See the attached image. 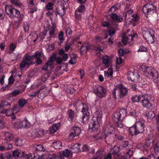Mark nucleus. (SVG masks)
Segmentation results:
<instances>
[{"instance_id": "49530a36", "label": "nucleus", "mask_w": 159, "mask_h": 159, "mask_svg": "<svg viewBox=\"0 0 159 159\" xmlns=\"http://www.w3.org/2000/svg\"><path fill=\"white\" fill-rule=\"evenodd\" d=\"M102 26L104 27H107L108 29L111 27V24L108 21H103L102 24Z\"/></svg>"}, {"instance_id": "13d9d810", "label": "nucleus", "mask_w": 159, "mask_h": 159, "mask_svg": "<svg viewBox=\"0 0 159 159\" xmlns=\"http://www.w3.org/2000/svg\"><path fill=\"white\" fill-rule=\"evenodd\" d=\"M148 51V48L144 46H141L140 47L139 49L138 50L139 52H147Z\"/></svg>"}, {"instance_id": "a18cd8bd", "label": "nucleus", "mask_w": 159, "mask_h": 159, "mask_svg": "<svg viewBox=\"0 0 159 159\" xmlns=\"http://www.w3.org/2000/svg\"><path fill=\"white\" fill-rule=\"evenodd\" d=\"M65 33L67 37L70 38L71 37L72 32L70 28H66L65 29Z\"/></svg>"}, {"instance_id": "bf43d9fd", "label": "nucleus", "mask_w": 159, "mask_h": 159, "mask_svg": "<svg viewBox=\"0 0 159 159\" xmlns=\"http://www.w3.org/2000/svg\"><path fill=\"white\" fill-rule=\"evenodd\" d=\"M133 151L130 149L129 150L128 152H126L125 153V155L127 157L130 158L131 157V156L133 155Z\"/></svg>"}, {"instance_id": "9d476101", "label": "nucleus", "mask_w": 159, "mask_h": 159, "mask_svg": "<svg viewBox=\"0 0 159 159\" xmlns=\"http://www.w3.org/2000/svg\"><path fill=\"white\" fill-rule=\"evenodd\" d=\"M156 9V7L152 4H147L143 6L142 11L143 13L146 14L152 13L154 10H155Z\"/></svg>"}, {"instance_id": "5701e85b", "label": "nucleus", "mask_w": 159, "mask_h": 159, "mask_svg": "<svg viewBox=\"0 0 159 159\" xmlns=\"http://www.w3.org/2000/svg\"><path fill=\"white\" fill-rule=\"evenodd\" d=\"M120 151V147L115 146L111 150L110 153L113 156L118 155Z\"/></svg>"}, {"instance_id": "7ed1b4c3", "label": "nucleus", "mask_w": 159, "mask_h": 159, "mask_svg": "<svg viewBox=\"0 0 159 159\" xmlns=\"http://www.w3.org/2000/svg\"><path fill=\"white\" fill-rule=\"evenodd\" d=\"M126 111L124 109H121L118 112L114 113L112 116V119L115 126L117 128H122L123 125L122 120L126 116Z\"/></svg>"}, {"instance_id": "4d7b16f0", "label": "nucleus", "mask_w": 159, "mask_h": 159, "mask_svg": "<svg viewBox=\"0 0 159 159\" xmlns=\"http://www.w3.org/2000/svg\"><path fill=\"white\" fill-rule=\"evenodd\" d=\"M86 45L85 44H83L80 49V53L81 54H83L84 52H86Z\"/></svg>"}, {"instance_id": "09e8293b", "label": "nucleus", "mask_w": 159, "mask_h": 159, "mask_svg": "<svg viewBox=\"0 0 159 159\" xmlns=\"http://www.w3.org/2000/svg\"><path fill=\"white\" fill-rule=\"evenodd\" d=\"M113 75V71L111 69H109L107 72V74L105 75V76H106L108 78H112Z\"/></svg>"}, {"instance_id": "20e7f679", "label": "nucleus", "mask_w": 159, "mask_h": 159, "mask_svg": "<svg viewBox=\"0 0 159 159\" xmlns=\"http://www.w3.org/2000/svg\"><path fill=\"white\" fill-rule=\"evenodd\" d=\"M5 10L7 14L10 17L18 18L20 21H22L23 18V15L21 14L20 11L15 9L13 6L7 5L5 7Z\"/></svg>"}, {"instance_id": "052dcab7", "label": "nucleus", "mask_w": 159, "mask_h": 159, "mask_svg": "<svg viewBox=\"0 0 159 159\" xmlns=\"http://www.w3.org/2000/svg\"><path fill=\"white\" fill-rule=\"evenodd\" d=\"M43 149V146L41 145H38L36 148V150L37 151H42Z\"/></svg>"}, {"instance_id": "7c9ffc66", "label": "nucleus", "mask_w": 159, "mask_h": 159, "mask_svg": "<svg viewBox=\"0 0 159 159\" xmlns=\"http://www.w3.org/2000/svg\"><path fill=\"white\" fill-rule=\"evenodd\" d=\"M52 145L56 149H60L62 148V143L59 141L53 143Z\"/></svg>"}, {"instance_id": "0e129e2a", "label": "nucleus", "mask_w": 159, "mask_h": 159, "mask_svg": "<svg viewBox=\"0 0 159 159\" xmlns=\"http://www.w3.org/2000/svg\"><path fill=\"white\" fill-rule=\"evenodd\" d=\"M13 155L15 158H17L19 156V150L14 151L13 152Z\"/></svg>"}, {"instance_id": "a878e982", "label": "nucleus", "mask_w": 159, "mask_h": 159, "mask_svg": "<svg viewBox=\"0 0 159 159\" xmlns=\"http://www.w3.org/2000/svg\"><path fill=\"white\" fill-rule=\"evenodd\" d=\"M153 140L152 138L148 137L146 140L145 142L144 147H150L152 146L153 143Z\"/></svg>"}, {"instance_id": "72a5a7b5", "label": "nucleus", "mask_w": 159, "mask_h": 159, "mask_svg": "<svg viewBox=\"0 0 159 159\" xmlns=\"http://www.w3.org/2000/svg\"><path fill=\"white\" fill-rule=\"evenodd\" d=\"M102 61L105 65L107 66H109L110 61L109 57L107 55L105 56L102 58Z\"/></svg>"}, {"instance_id": "de8ad7c7", "label": "nucleus", "mask_w": 159, "mask_h": 159, "mask_svg": "<svg viewBox=\"0 0 159 159\" xmlns=\"http://www.w3.org/2000/svg\"><path fill=\"white\" fill-rule=\"evenodd\" d=\"M155 153L157 155L159 154V142H157L154 147Z\"/></svg>"}, {"instance_id": "a211bd4d", "label": "nucleus", "mask_w": 159, "mask_h": 159, "mask_svg": "<svg viewBox=\"0 0 159 159\" xmlns=\"http://www.w3.org/2000/svg\"><path fill=\"white\" fill-rule=\"evenodd\" d=\"M65 8L64 6L59 5L56 8V11L55 13L56 16L57 14L62 16L65 14Z\"/></svg>"}, {"instance_id": "bb28decb", "label": "nucleus", "mask_w": 159, "mask_h": 159, "mask_svg": "<svg viewBox=\"0 0 159 159\" xmlns=\"http://www.w3.org/2000/svg\"><path fill=\"white\" fill-rule=\"evenodd\" d=\"M143 95V94H142L139 95H134L132 97L131 100L134 102H140L141 99Z\"/></svg>"}, {"instance_id": "6e6d98bb", "label": "nucleus", "mask_w": 159, "mask_h": 159, "mask_svg": "<svg viewBox=\"0 0 159 159\" xmlns=\"http://www.w3.org/2000/svg\"><path fill=\"white\" fill-rule=\"evenodd\" d=\"M30 25L29 23L26 22L24 23V28L25 32H27L29 30Z\"/></svg>"}, {"instance_id": "5fc2aeb1", "label": "nucleus", "mask_w": 159, "mask_h": 159, "mask_svg": "<svg viewBox=\"0 0 159 159\" xmlns=\"http://www.w3.org/2000/svg\"><path fill=\"white\" fill-rule=\"evenodd\" d=\"M21 122L23 127H26L29 125L30 123L27 120H24Z\"/></svg>"}, {"instance_id": "ea45409f", "label": "nucleus", "mask_w": 159, "mask_h": 159, "mask_svg": "<svg viewBox=\"0 0 159 159\" xmlns=\"http://www.w3.org/2000/svg\"><path fill=\"white\" fill-rule=\"evenodd\" d=\"M146 115L147 118L152 119L155 117V115L153 111H149L146 114Z\"/></svg>"}, {"instance_id": "3c124183", "label": "nucleus", "mask_w": 159, "mask_h": 159, "mask_svg": "<svg viewBox=\"0 0 159 159\" xmlns=\"http://www.w3.org/2000/svg\"><path fill=\"white\" fill-rule=\"evenodd\" d=\"M14 126L17 129L21 128L23 127V125L20 121H18L14 123Z\"/></svg>"}, {"instance_id": "393cba45", "label": "nucleus", "mask_w": 159, "mask_h": 159, "mask_svg": "<svg viewBox=\"0 0 159 159\" xmlns=\"http://www.w3.org/2000/svg\"><path fill=\"white\" fill-rule=\"evenodd\" d=\"M129 131L132 136H133V135H135L136 136V138L139 137L138 136H137V135L139 134V133H138V132H137V130L134 125L133 126L130 127L129 129Z\"/></svg>"}, {"instance_id": "37998d69", "label": "nucleus", "mask_w": 159, "mask_h": 159, "mask_svg": "<svg viewBox=\"0 0 159 159\" xmlns=\"http://www.w3.org/2000/svg\"><path fill=\"white\" fill-rule=\"evenodd\" d=\"M55 28V26H53L51 27L49 29V34L50 35V36L49 37V39H48L49 40H50L51 38L52 37V35H53L54 34Z\"/></svg>"}, {"instance_id": "8fccbe9b", "label": "nucleus", "mask_w": 159, "mask_h": 159, "mask_svg": "<svg viewBox=\"0 0 159 159\" xmlns=\"http://www.w3.org/2000/svg\"><path fill=\"white\" fill-rule=\"evenodd\" d=\"M54 4L53 2H48L46 6V9L48 10H52L53 8Z\"/></svg>"}, {"instance_id": "1a4fd4ad", "label": "nucleus", "mask_w": 159, "mask_h": 159, "mask_svg": "<svg viewBox=\"0 0 159 159\" xmlns=\"http://www.w3.org/2000/svg\"><path fill=\"white\" fill-rule=\"evenodd\" d=\"M116 135L115 133L105 134V141L108 145L111 144L115 141Z\"/></svg>"}, {"instance_id": "aec40b11", "label": "nucleus", "mask_w": 159, "mask_h": 159, "mask_svg": "<svg viewBox=\"0 0 159 159\" xmlns=\"http://www.w3.org/2000/svg\"><path fill=\"white\" fill-rule=\"evenodd\" d=\"M4 135L5 139H4L5 142H10L14 138V136L12 133L11 132H6L4 133Z\"/></svg>"}, {"instance_id": "0eeeda50", "label": "nucleus", "mask_w": 159, "mask_h": 159, "mask_svg": "<svg viewBox=\"0 0 159 159\" xmlns=\"http://www.w3.org/2000/svg\"><path fill=\"white\" fill-rule=\"evenodd\" d=\"M93 91L95 94L101 98L104 97L106 95V89L101 86H97Z\"/></svg>"}, {"instance_id": "c85d7f7f", "label": "nucleus", "mask_w": 159, "mask_h": 159, "mask_svg": "<svg viewBox=\"0 0 159 159\" xmlns=\"http://www.w3.org/2000/svg\"><path fill=\"white\" fill-rule=\"evenodd\" d=\"M105 133L102 132H99L93 135V137L95 139L99 140L102 139V138H105Z\"/></svg>"}, {"instance_id": "ddd939ff", "label": "nucleus", "mask_w": 159, "mask_h": 159, "mask_svg": "<svg viewBox=\"0 0 159 159\" xmlns=\"http://www.w3.org/2000/svg\"><path fill=\"white\" fill-rule=\"evenodd\" d=\"M81 132V130L79 127L77 126H75L72 128V132L69 135V138L71 139L78 135Z\"/></svg>"}, {"instance_id": "4468645a", "label": "nucleus", "mask_w": 159, "mask_h": 159, "mask_svg": "<svg viewBox=\"0 0 159 159\" xmlns=\"http://www.w3.org/2000/svg\"><path fill=\"white\" fill-rule=\"evenodd\" d=\"M127 77L129 80H130L135 83L138 82L139 80V75L137 73H134L131 72L128 75Z\"/></svg>"}, {"instance_id": "f03ea898", "label": "nucleus", "mask_w": 159, "mask_h": 159, "mask_svg": "<svg viewBox=\"0 0 159 159\" xmlns=\"http://www.w3.org/2000/svg\"><path fill=\"white\" fill-rule=\"evenodd\" d=\"M102 112L99 110L95 112L94 116L92 118L89 126V129L91 132H96L99 127L102 121Z\"/></svg>"}, {"instance_id": "b1692460", "label": "nucleus", "mask_w": 159, "mask_h": 159, "mask_svg": "<svg viewBox=\"0 0 159 159\" xmlns=\"http://www.w3.org/2000/svg\"><path fill=\"white\" fill-rule=\"evenodd\" d=\"M81 145L80 143H76L72 146L70 148L73 150L72 152L78 153L81 151V149L80 146Z\"/></svg>"}, {"instance_id": "412c9836", "label": "nucleus", "mask_w": 159, "mask_h": 159, "mask_svg": "<svg viewBox=\"0 0 159 159\" xmlns=\"http://www.w3.org/2000/svg\"><path fill=\"white\" fill-rule=\"evenodd\" d=\"M133 40V37L132 35L128 34L123 36L121 39V41L125 44V45L127 43H129Z\"/></svg>"}, {"instance_id": "2eb2a0df", "label": "nucleus", "mask_w": 159, "mask_h": 159, "mask_svg": "<svg viewBox=\"0 0 159 159\" xmlns=\"http://www.w3.org/2000/svg\"><path fill=\"white\" fill-rule=\"evenodd\" d=\"M134 125L139 134L142 133L144 132L145 124L143 121H138L136 122Z\"/></svg>"}, {"instance_id": "473e14b6", "label": "nucleus", "mask_w": 159, "mask_h": 159, "mask_svg": "<svg viewBox=\"0 0 159 159\" xmlns=\"http://www.w3.org/2000/svg\"><path fill=\"white\" fill-rule=\"evenodd\" d=\"M85 10V6L84 5H80L75 11V13L78 14V13H80V12H84Z\"/></svg>"}, {"instance_id": "2f4dec72", "label": "nucleus", "mask_w": 159, "mask_h": 159, "mask_svg": "<svg viewBox=\"0 0 159 159\" xmlns=\"http://www.w3.org/2000/svg\"><path fill=\"white\" fill-rule=\"evenodd\" d=\"M67 115L68 116V120L71 121L75 116L74 112L71 109H69L67 111Z\"/></svg>"}, {"instance_id": "c9c22d12", "label": "nucleus", "mask_w": 159, "mask_h": 159, "mask_svg": "<svg viewBox=\"0 0 159 159\" xmlns=\"http://www.w3.org/2000/svg\"><path fill=\"white\" fill-rule=\"evenodd\" d=\"M64 33L62 31H61L58 34V38L59 40L58 42V45H60L61 43L63 42L65 40V39L63 38Z\"/></svg>"}, {"instance_id": "864d4df0", "label": "nucleus", "mask_w": 159, "mask_h": 159, "mask_svg": "<svg viewBox=\"0 0 159 159\" xmlns=\"http://www.w3.org/2000/svg\"><path fill=\"white\" fill-rule=\"evenodd\" d=\"M44 130L41 129V130H40L38 133L36 135L34 136L33 134H32V137L34 138H36V137H38L37 135L38 134L40 136L44 135Z\"/></svg>"}, {"instance_id": "69168bd1", "label": "nucleus", "mask_w": 159, "mask_h": 159, "mask_svg": "<svg viewBox=\"0 0 159 159\" xmlns=\"http://www.w3.org/2000/svg\"><path fill=\"white\" fill-rule=\"evenodd\" d=\"M76 62V59L75 57H72L69 61V63L72 65L75 64Z\"/></svg>"}, {"instance_id": "774afa93", "label": "nucleus", "mask_w": 159, "mask_h": 159, "mask_svg": "<svg viewBox=\"0 0 159 159\" xmlns=\"http://www.w3.org/2000/svg\"><path fill=\"white\" fill-rule=\"evenodd\" d=\"M67 92L70 94L73 93L75 91L74 88L70 87L67 89Z\"/></svg>"}, {"instance_id": "a19ab883", "label": "nucleus", "mask_w": 159, "mask_h": 159, "mask_svg": "<svg viewBox=\"0 0 159 159\" xmlns=\"http://www.w3.org/2000/svg\"><path fill=\"white\" fill-rule=\"evenodd\" d=\"M56 58V55L55 54H53L51 56L50 58L47 61L49 63H52V65L53 64V62L55 61Z\"/></svg>"}, {"instance_id": "6ab92c4d", "label": "nucleus", "mask_w": 159, "mask_h": 159, "mask_svg": "<svg viewBox=\"0 0 159 159\" xmlns=\"http://www.w3.org/2000/svg\"><path fill=\"white\" fill-rule=\"evenodd\" d=\"M109 15L110 18L113 21L120 22L123 20V18L121 15H118L115 13H111Z\"/></svg>"}, {"instance_id": "6e6552de", "label": "nucleus", "mask_w": 159, "mask_h": 159, "mask_svg": "<svg viewBox=\"0 0 159 159\" xmlns=\"http://www.w3.org/2000/svg\"><path fill=\"white\" fill-rule=\"evenodd\" d=\"M89 110V108L88 106L86 104H83L82 112L83 115L82 119L83 123H85L89 119L90 115Z\"/></svg>"}, {"instance_id": "f704fd0d", "label": "nucleus", "mask_w": 159, "mask_h": 159, "mask_svg": "<svg viewBox=\"0 0 159 159\" xmlns=\"http://www.w3.org/2000/svg\"><path fill=\"white\" fill-rule=\"evenodd\" d=\"M15 6L20 7L22 6V4L20 2L19 0H9Z\"/></svg>"}, {"instance_id": "f8f14e48", "label": "nucleus", "mask_w": 159, "mask_h": 159, "mask_svg": "<svg viewBox=\"0 0 159 159\" xmlns=\"http://www.w3.org/2000/svg\"><path fill=\"white\" fill-rule=\"evenodd\" d=\"M140 102L142 104L143 106L148 109H150L152 107L151 103L149 102L148 99L146 96L143 95L141 99Z\"/></svg>"}, {"instance_id": "680f3d73", "label": "nucleus", "mask_w": 159, "mask_h": 159, "mask_svg": "<svg viewBox=\"0 0 159 159\" xmlns=\"http://www.w3.org/2000/svg\"><path fill=\"white\" fill-rule=\"evenodd\" d=\"M40 91V90L38 91L34 92L31 94H29L28 95L30 97L34 98L36 96V95L39 93Z\"/></svg>"}, {"instance_id": "39448f33", "label": "nucleus", "mask_w": 159, "mask_h": 159, "mask_svg": "<svg viewBox=\"0 0 159 159\" xmlns=\"http://www.w3.org/2000/svg\"><path fill=\"white\" fill-rule=\"evenodd\" d=\"M117 89L119 92V96L120 98H123L127 95L128 89L124 87L121 84H118L116 86L112 92L113 96L115 99L116 98V91Z\"/></svg>"}, {"instance_id": "423d86ee", "label": "nucleus", "mask_w": 159, "mask_h": 159, "mask_svg": "<svg viewBox=\"0 0 159 159\" xmlns=\"http://www.w3.org/2000/svg\"><path fill=\"white\" fill-rule=\"evenodd\" d=\"M142 34L143 38L149 43H153L156 39L152 30L150 29L143 30Z\"/></svg>"}, {"instance_id": "79ce46f5", "label": "nucleus", "mask_w": 159, "mask_h": 159, "mask_svg": "<svg viewBox=\"0 0 159 159\" xmlns=\"http://www.w3.org/2000/svg\"><path fill=\"white\" fill-rule=\"evenodd\" d=\"M52 66V64L49 63L47 61L43 66V67L41 69V70H44L45 71H47L48 70L49 67H51Z\"/></svg>"}, {"instance_id": "4c0bfd02", "label": "nucleus", "mask_w": 159, "mask_h": 159, "mask_svg": "<svg viewBox=\"0 0 159 159\" xmlns=\"http://www.w3.org/2000/svg\"><path fill=\"white\" fill-rule=\"evenodd\" d=\"M58 125V124H54L53 125L52 127H51L50 128L51 133L54 134L58 129L59 128L57 126Z\"/></svg>"}, {"instance_id": "f3484780", "label": "nucleus", "mask_w": 159, "mask_h": 159, "mask_svg": "<svg viewBox=\"0 0 159 159\" xmlns=\"http://www.w3.org/2000/svg\"><path fill=\"white\" fill-rule=\"evenodd\" d=\"M109 29V30H108L106 32V35L104 38L105 39H106L108 37L107 34L111 37L114 36L116 32L118 29V28L115 27H110Z\"/></svg>"}, {"instance_id": "dca6fc26", "label": "nucleus", "mask_w": 159, "mask_h": 159, "mask_svg": "<svg viewBox=\"0 0 159 159\" xmlns=\"http://www.w3.org/2000/svg\"><path fill=\"white\" fill-rule=\"evenodd\" d=\"M146 72L153 78H154V77L157 76L158 75V73L157 71L151 66L147 67L146 69Z\"/></svg>"}, {"instance_id": "e433bc0d", "label": "nucleus", "mask_w": 159, "mask_h": 159, "mask_svg": "<svg viewBox=\"0 0 159 159\" xmlns=\"http://www.w3.org/2000/svg\"><path fill=\"white\" fill-rule=\"evenodd\" d=\"M15 143L16 146L19 147L21 146L24 143L23 140L17 138L16 139Z\"/></svg>"}, {"instance_id": "9b49d317", "label": "nucleus", "mask_w": 159, "mask_h": 159, "mask_svg": "<svg viewBox=\"0 0 159 159\" xmlns=\"http://www.w3.org/2000/svg\"><path fill=\"white\" fill-rule=\"evenodd\" d=\"M103 129L105 134L115 133V129L113 124L110 122L106 123Z\"/></svg>"}, {"instance_id": "4be33fe9", "label": "nucleus", "mask_w": 159, "mask_h": 159, "mask_svg": "<svg viewBox=\"0 0 159 159\" xmlns=\"http://www.w3.org/2000/svg\"><path fill=\"white\" fill-rule=\"evenodd\" d=\"M72 154L71 153L70 150L68 149H66L62 152L61 155L59 157L60 159H65L64 157L66 158H69L70 156L72 155Z\"/></svg>"}, {"instance_id": "e2e57ef3", "label": "nucleus", "mask_w": 159, "mask_h": 159, "mask_svg": "<svg viewBox=\"0 0 159 159\" xmlns=\"http://www.w3.org/2000/svg\"><path fill=\"white\" fill-rule=\"evenodd\" d=\"M16 47V44L13 43H11L10 45V49L12 51H13Z\"/></svg>"}, {"instance_id": "c03bdc74", "label": "nucleus", "mask_w": 159, "mask_h": 159, "mask_svg": "<svg viewBox=\"0 0 159 159\" xmlns=\"http://www.w3.org/2000/svg\"><path fill=\"white\" fill-rule=\"evenodd\" d=\"M10 109H8L7 108H4V109L0 111V113H4L7 116H10L11 115V113H9V112H10Z\"/></svg>"}, {"instance_id": "338daca9", "label": "nucleus", "mask_w": 159, "mask_h": 159, "mask_svg": "<svg viewBox=\"0 0 159 159\" xmlns=\"http://www.w3.org/2000/svg\"><path fill=\"white\" fill-rule=\"evenodd\" d=\"M20 91L17 90H14L12 93V94L13 96H16L18 95L20 93Z\"/></svg>"}, {"instance_id": "603ef678", "label": "nucleus", "mask_w": 159, "mask_h": 159, "mask_svg": "<svg viewBox=\"0 0 159 159\" xmlns=\"http://www.w3.org/2000/svg\"><path fill=\"white\" fill-rule=\"evenodd\" d=\"M26 103V100L24 99H22L19 100V105L20 107H22Z\"/></svg>"}, {"instance_id": "cd10ccee", "label": "nucleus", "mask_w": 159, "mask_h": 159, "mask_svg": "<svg viewBox=\"0 0 159 159\" xmlns=\"http://www.w3.org/2000/svg\"><path fill=\"white\" fill-rule=\"evenodd\" d=\"M104 154L103 151L99 150L96 152V155L93 156V159H100L103 156Z\"/></svg>"}, {"instance_id": "58836bf2", "label": "nucleus", "mask_w": 159, "mask_h": 159, "mask_svg": "<svg viewBox=\"0 0 159 159\" xmlns=\"http://www.w3.org/2000/svg\"><path fill=\"white\" fill-rule=\"evenodd\" d=\"M18 108L17 105H15L13 108H11V115L12 116L16 114L18 111Z\"/></svg>"}, {"instance_id": "f257e3e1", "label": "nucleus", "mask_w": 159, "mask_h": 159, "mask_svg": "<svg viewBox=\"0 0 159 159\" xmlns=\"http://www.w3.org/2000/svg\"><path fill=\"white\" fill-rule=\"evenodd\" d=\"M41 56L42 53L38 51H36L32 56L27 54L25 55L20 64V69L22 70L25 67L28 68L30 66L34 64L33 63V60L34 58L35 59L39 58Z\"/></svg>"}, {"instance_id": "c756f323", "label": "nucleus", "mask_w": 159, "mask_h": 159, "mask_svg": "<svg viewBox=\"0 0 159 159\" xmlns=\"http://www.w3.org/2000/svg\"><path fill=\"white\" fill-rule=\"evenodd\" d=\"M11 104L9 102H8L7 101L3 100L0 103V108H9Z\"/></svg>"}]
</instances>
